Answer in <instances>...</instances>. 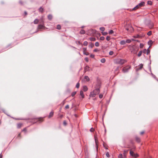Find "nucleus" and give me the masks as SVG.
I'll list each match as a JSON object with an SVG mask.
<instances>
[{"label": "nucleus", "mask_w": 158, "mask_h": 158, "mask_svg": "<svg viewBox=\"0 0 158 158\" xmlns=\"http://www.w3.org/2000/svg\"><path fill=\"white\" fill-rule=\"evenodd\" d=\"M127 62L126 60L124 59H118L116 60L115 63L120 64H123Z\"/></svg>", "instance_id": "1"}, {"label": "nucleus", "mask_w": 158, "mask_h": 158, "mask_svg": "<svg viewBox=\"0 0 158 158\" xmlns=\"http://www.w3.org/2000/svg\"><path fill=\"white\" fill-rule=\"evenodd\" d=\"M131 66L129 65H127L124 67L122 71L124 73L127 72L128 70L131 68Z\"/></svg>", "instance_id": "2"}, {"label": "nucleus", "mask_w": 158, "mask_h": 158, "mask_svg": "<svg viewBox=\"0 0 158 158\" xmlns=\"http://www.w3.org/2000/svg\"><path fill=\"white\" fill-rule=\"evenodd\" d=\"M144 2H142L140 3H139L138 5H137L133 9V10H135L139 8L140 7H141L142 6H143L144 4Z\"/></svg>", "instance_id": "3"}, {"label": "nucleus", "mask_w": 158, "mask_h": 158, "mask_svg": "<svg viewBox=\"0 0 158 158\" xmlns=\"http://www.w3.org/2000/svg\"><path fill=\"white\" fill-rule=\"evenodd\" d=\"M130 155L132 156L135 158H136L138 156V154H135L131 150H130Z\"/></svg>", "instance_id": "4"}, {"label": "nucleus", "mask_w": 158, "mask_h": 158, "mask_svg": "<svg viewBox=\"0 0 158 158\" xmlns=\"http://www.w3.org/2000/svg\"><path fill=\"white\" fill-rule=\"evenodd\" d=\"M90 70H92L89 67L88 65H86L84 68V71L85 72L86 71H89Z\"/></svg>", "instance_id": "5"}, {"label": "nucleus", "mask_w": 158, "mask_h": 158, "mask_svg": "<svg viewBox=\"0 0 158 158\" xmlns=\"http://www.w3.org/2000/svg\"><path fill=\"white\" fill-rule=\"evenodd\" d=\"M116 35V32L115 31L113 30H110L109 31V35H112L115 36Z\"/></svg>", "instance_id": "6"}, {"label": "nucleus", "mask_w": 158, "mask_h": 158, "mask_svg": "<svg viewBox=\"0 0 158 158\" xmlns=\"http://www.w3.org/2000/svg\"><path fill=\"white\" fill-rule=\"evenodd\" d=\"M93 91L96 94V95L98 94L100 92V89L98 88H96Z\"/></svg>", "instance_id": "7"}, {"label": "nucleus", "mask_w": 158, "mask_h": 158, "mask_svg": "<svg viewBox=\"0 0 158 158\" xmlns=\"http://www.w3.org/2000/svg\"><path fill=\"white\" fill-rule=\"evenodd\" d=\"M44 26L43 25L39 24L38 26V28L39 29H42L44 27Z\"/></svg>", "instance_id": "8"}, {"label": "nucleus", "mask_w": 158, "mask_h": 158, "mask_svg": "<svg viewBox=\"0 0 158 158\" xmlns=\"http://www.w3.org/2000/svg\"><path fill=\"white\" fill-rule=\"evenodd\" d=\"M96 95V94L93 92V91L91 92L90 94V96L92 97H95Z\"/></svg>", "instance_id": "9"}, {"label": "nucleus", "mask_w": 158, "mask_h": 158, "mask_svg": "<svg viewBox=\"0 0 158 158\" xmlns=\"http://www.w3.org/2000/svg\"><path fill=\"white\" fill-rule=\"evenodd\" d=\"M101 83H98L96 85L95 88H98L99 89L101 87Z\"/></svg>", "instance_id": "10"}, {"label": "nucleus", "mask_w": 158, "mask_h": 158, "mask_svg": "<svg viewBox=\"0 0 158 158\" xmlns=\"http://www.w3.org/2000/svg\"><path fill=\"white\" fill-rule=\"evenodd\" d=\"M48 18L49 20H51L52 18V16L51 14L49 15L48 16Z\"/></svg>", "instance_id": "11"}, {"label": "nucleus", "mask_w": 158, "mask_h": 158, "mask_svg": "<svg viewBox=\"0 0 158 158\" xmlns=\"http://www.w3.org/2000/svg\"><path fill=\"white\" fill-rule=\"evenodd\" d=\"M103 146L106 149H108V146L107 144H106L105 143H103Z\"/></svg>", "instance_id": "12"}, {"label": "nucleus", "mask_w": 158, "mask_h": 158, "mask_svg": "<svg viewBox=\"0 0 158 158\" xmlns=\"http://www.w3.org/2000/svg\"><path fill=\"white\" fill-rule=\"evenodd\" d=\"M126 41L124 40H121L120 43V44L122 45H124L126 44Z\"/></svg>", "instance_id": "13"}, {"label": "nucleus", "mask_w": 158, "mask_h": 158, "mask_svg": "<svg viewBox=\"0 0 158 158\" xmlns=\"http://www.w3.org/2000/svg\"><path fill=\"white\" fill-rule=\"evenodd\" d=\"M85 33V31L83 29H81L80 31V33L81 34H84Z\"/></svg>", "instance_id": "14"}, {"label": "nucleus", "mask_w": 158, "mask_h": 158, "mask_svg": "<svg viewBox=\"0 0 158 158\" xmlns=\"http://www.w3.org/2000/svg\"><path fill=\"white\" fill-rule=\"evenodd\" d=\"M80 95L81 96L82 98H84V94L82 90H81L80 92Z\"/></svg>", "instance_id": "15"}, {"label": "nucleus", "mask_w": 158, "mask_h": 158, "mask_svg": "<svg viewBox=\"0 0 158 158\" xmlns=\"http://www.w3.org/2000/svg\"><path fill=\"white\" fill-rule=\"evenodd\" d=\"M39 21V19H36L34 20L33 22H34V24H37L38 23Z\"/></svg>", "instance_id": "16"}, {"label": "nucleus", "mask_w": 158, "mask_h": 158, "mask_svg": "<svg viewBox=\"0 0 158 158\" xmlns=\"http://www.w3.org/2000/svg\"><path fill=\"white\" fill-rule=\"evenodd\" d=\"M88 90V88L86 86H84L83 87V90L84 92H85Z\"/></svg>", "instance_id": "17"}, {"label": "nucleus", "mask_w": 158, "mask_h": 158, "mask_svg": "<svg viewBox=\"0 0 158 158\" xmlns=\"http://www.w3.org/2000/svg\"><path fill=\"white\" fill-rule=\"evenodd\" d=\"M43 10L44 9L43 8H42V7H40V8L39 9V12H40L41 13H42L43 12Z\"/></svg>", "instance_id": "18"}, {"label": "nucleus", "mask_w": 158, "mask_h": 158, "mask_svg": "<svg viewBox=\"0 0 158 158\" xmlns=\"http://www.w3.org/2000/svg\"><path fill=\"white\" fill-rule=\"evenodd\" d=\"M53 112L52 111L51 112H50L48 116V118H50L52 117L53 116Z\"/></svg>", "instance_id": "19"}, {"label": "nucleus", "mask_w": 158, "mask_h": 158, "mask_svg": "<svg viewBox=\"0 0 158 158\" xmlns=\"http://www.w3.org/2000/svg\"><path fill=\"white\" fill-rule=\"evenodd\" d=\"M135 140H136V141L137 142L139 143L140 142V139L138 137H135Z\"/></svg>", "instance_id": "20"}, {"label": "nucleus", "mask_w": 158, "mask_h": 158, "mask_svg": "<svg viewBox=\"0 0 158 158\" xmlns=\"http://www.w3.org/2000/svg\"><path fill=\"white\" fill-rule=\"evenodd\" d=\"M89 39L91 41H95L96 40V38L93 37L89 38Z\"/></svg>", "instance_id": "21"}, {"label": "nucleus", "mask_w": 158, "mask_h": 158, "mask_svg": "<svg viewBox=\"0 0 158 158\" xmlns=\"http://www.w3.org/2000/svg\"><path fill=\"white\" fill-rule=\"evenodd\" d=\"M85 79H86L87 81H89V78L87 76H86L85 77Z\"/></svg>", "instance_id": "22"}, {"label": "nucleus", "mask_w": 158, "mask_h": 158, "mask_svg": "<svg viewBox=\"0 0 158 158\" xmlns=\"http://www.w3.org/2000/svg\"><path fill=\"white\" fill-rule=\"evenodd\" d=\"M22 124L21 123H19L17 124V128H20L22 126Z\"/></svg>", "instance_id": "23"}, {"label": "nucleus", "mask_w": 158, "mask_h": 158, "mask_svg": "<svg viewBox=\"0 0 158 158\" xmlns=\"http://www.w3.org/2000/svg\"><path fill=\"white\" fill-rule=\"evenodd\" d=\"M94 46V44H93L91 43H90L89 46V48H92Z\"/></svg>", "instance_id": "24"}, {"label": "nucleus", "mask_w": 158, "mask_h": 158, "mask_svg": "<svg viewBox=\"0 0 158 158\" xmlns=\"http://www.w3.org/2000/svg\"><path fill=\"white\" fill-rule=\"evenodd\" d=\"M76 93L77 92L76 91L73 92L72 93L71 95L72 97H73L76 94Z\"/></svg>", "instance_id": "25"}, {"label": "nucleus", "mask_w": 158, "mask_h": 158, "mask_svg": "<svg viewBox=\"0 0 158 158\" xmlns=\"http://www.w3.org/2000/svg\"><path fill=\"white\" fill-rule=\"evenodd\" d=\"M100 30L102 31V32H103L104 31L105 28L103 27H102L100 28Z\"/></svg>", "instance_id": "26"}, {"label": "nucleus", "mask_w": 158, "mask_h": 158, "mask_svg": "<svg viewBox=\"0 0 158 158\" xmlns=\"http://www.w3.org/2000/svg\"><path fill=\"white\" fill-rule=\"evenodd\" d=\"M61 28V26L60 25L58 24L57 25L56 29L58 30L60 29Z\"/></svg>", "instance_id": "27"}, {"label": "nucleus", "mask_w": 158, "mask_h": 158, "mask_svg": "<svg viewBox=\"0 0 158 158\" xmlns=\"http://www.w3.org/2000/svg\"><path fill=\"white\" fill-rule=\"evenodd\" d=\"M138 67H139V69H141L142 68V67H143V64H140L139 65Z\"/></svg>", "instance_id": "28"}, {"label": "nucleus", "mask_w": 158, "mask_h": 158, "mask_svg": "<svg viewBox=\"0 0 158 158\" xmlns=\"http://www.w3.org/2000/svg\"><path fill=\"white\" fill-rule=\"evenodd\" d=\"M106 61V60L105 58H102L101 60V62L102 63H104Z\"/></svg>", "instance_id": "29"}, {"label": "nucleus", "mask_w": 158, "mask_h": 158, "mask_svg": "<svg viewBox=\"0 0 158 158\" xmlns=\"http://www.w3.org/2000/svg\"><path fill=\"white\" fill-rule=\"evenodd\" d=\"M148 5H152V2L151 1H148Z\"/></svg>", "instance_id": "30"}, {"label": "nucleus", "mask_w": 158, "mask_h": 158, "mask_svg": "<svg viewBox=\"0 0 158 158\" xmlns=\"http://www.w3.org/2000/svg\"><path fill=\"white\" fill-rule=\"evenodd\" d=\"M142 53V51H140L138 54V56L139 57L141 55Z\"/></svg>", "instance_id": "31"}, {"label": "nucleus", "mask_w": 158, "mask_h": 158, "mask_svg": "<svg viewBox=\"0 0 158 158\" xmlns=\"http://www.w3.org/2000/svg\"><path fill=\"white\" fill-rule=\"evenodd\" d=\"M88 44V43L87 41H85L84 42L83 45L85 46H86Z\"/></svg>", "instance_id": "32"}, {"label": "nucleus", "mask_w": 158, "mask_h": 158, "mask_svg": "<svg viewBox=\"0 0 158 158\" xmlns=\"http://www.w3.org/2000/svg\"><path fill=\"white\" fill-rule=\"evenodd\" d=\"M134 49V48L133 47H131L130 48V50L131 51V52H134L133 50Z\"/></svg>", "instance_id": "33"}, {"label": "nucleus", "mask_w": 158, "mask_h": 158, "mask_svg": "<svg viewBox=\"0 0 158 158\" xmlns=\"http://www.w3.org/2000/svg\"><path fill=\"white\" fill-rule=\"evenodd\" d=\"M94 138H95V142L96 145L97 149V150H98V146L97 144V141L96 140L95 137H94Z\"/></svg>", "instance_id": "34"}, {"label": "nucleus", "mask_w": 158, "mask_h": 158, "mask_svg": "<svg viewBox=\"0 0 158 158\" xmlns=\"http://www.w3.org/2000/svg\"><path fill=\"white\" fill-rule=\"evenodd\" d=\"M131 42V40H129V39L127 40L126 41V43H130Z\"/></svg>", "instance_id": "35"}, {"label": "nucleus", "mask_w": 158, "mask_h": 158, "mask_svg": "<svg viewBox=\"0 0 158 158\" xmlns=\"http://www.w3.org/2000/svg\"><path fill=\"white\" fill-rule=\"evenodd\" d=\"M79 86H80V84L79 82H78L77 84L76 87L77 88H79Z\"/></svg>", "instance_id": "36"}, {"label": "nucleus", "mask_w": 158, "mask_h": 158, "mask_svg": "<svg viewBox=\"0 0 158 158\" xmlns=\"http://www.w3.org/2000/svg\"><path fill=\"white\" fill-rule=\"evenodd\" d=\"M95 46L96 47H98L99 46V43L98 42H96L95 43Z\"/></svg>", "instance_id": "37"}, {"label": "nucleus", "mask_w": 158, "mask_h": 158, "mask_svg": "<svg viewBox=\"0 0 158 158\" xmlns=\"http://www.w3.org/2000/svg\"><path fill=\"white\" fill-rule=\"evenodd\" d=\"M105 39V38L104 36H101L100 38V40H103Z\"/></svg>", "instance_id": "38"}, {"label": "nucleus", "mask_w": 158, "mask_h": 158, "mask_svg": "<svg viewBox=\"0 0 158 158\" xmlns=\"http://www.w3.org/2000/svg\"><path fill=\"white\" fill-rule=\"evenodd\" d=\"M152 32L151 31H149L147 35H150L152 34Z\"/></svg>", "instance_id": "39"}, {"label": "nucleus", "mask_w": 158, "mask_h": 158, "mask_svg": "<svg viewBox=\"0 0 158 158\" xmlns=\"http://www.w3.org/2000/svg\"><path fill=\"white\" fill-rule=\"evenodd\" d=\"M102 35H106L107 34V32H102Z\"/></svg>", "instance_id": "40"}, {"label": "nucleus", "mask_w": 158, "mask_h": 158, "mask_svg": "<svg viewBox=\"0 0 158 158\" xmlns=\"http://www.w3.org/2000/svg\"><path fill=\"white\" fill-rule=\"evenodd\" d=\"M118 158H123L122 154H120L118 156Z\"/></svg>", "instance_id": "41"}, {"label": "nucleus", "mask_w": 158, "mask_h": 158, "mask_svg": "<svg viewBox=\"0 0 158 158\" xmlns=\"http://www.w3.org/2000/svg\"><path fill=\"white\" fill-rule=\"evenodd\" d=\"M94 129L92 127L91 128V129H90L89 131L91 132H93L94 131Z\"/></svg>", "instance_id": "42"}, {"label": "nucleus", "mask_w": 158, "mask_h": 158, "mask_svg": "<svg viewBox=\"0 0 158 158\" xmlns=\"http://www.w3.org/2000/svg\"><path fill=\"white\" fill-rule=\"evenodd\" d=\"M63 124L64 125V126L66 125L67 124V122H66V121L65 120H64L63 121Z\"/></svg>", "instance_id": "43"}, {"label": "nucleus", "mask_w": 158, "mask_h": 158, "mask_svg": "<svg viewBox=\"0 0 158 158\" xmlns=\"http://www.w3.org/2000/svg\"><path fill=\"white\" fill-rule=\"evenodd\" d=\"M84 54L85 55H88L89 54V53L88 52H84Z\"/></svg>", "instance_id": "44"}, {"label": "nucleus", "mask_w": 158, "mask_h": 158, "mask_svg": "<svg viewBox=\"0 0 158 158\" xmlns=\"http://www.w3.org/2000/svg\"><path fill=\"white\" fill-rule=\"evenodd\" d=\"M85 60L86 62H88L89 61V59L88 57L85 58Z\"/></svg>", "instance_id": "45"}, {"label": "nucleus", "mask_w": 158, "mask_h": 158, "mask_svg": "<svg viewBox=\"0 0 158 158\" xmlns=\"http://www.w3.org/2000/svg\"><path fill=\"white\" fill-rule=\"evenodd\" d=\"M128 150H125L124 152V155L125 156L126 154L128 152Z\"/></svg>", "instance_id": "46"}, {"label": "nucleus", "mask_w": 158, "mask_h": 158, "mask_svg": "<svg viewBox=\"0 0 158 158\" xmlns=\"http://www.w3.org/2000/svg\"><path fill=\"white\" fill-rule=\"evenodd\" d=\"M114 53V52L113 51H110L109 52V55H112Z\"/></svg>", "instance_id": "47"}, {"label": "nucleus", "mask_w": 158, "mask_h": 158, "mask_svg": "<svg viewBox=\"0 0 158 158\" xmlns=\"http://www.w3.org/2000/svg\"><path fill=\"white\" fill-rule=\"evenodd\" d=\"M90 57L92 58H94V55L93 54H91L90 55Z\"/></svg>", "instance_id": "48"}, {"label": "nucleus", "mask_w": 158, "mask_h": 158, "mask_svg": "<svg viewBox=\"0 0 158 158\" xmlns=\"http://www.w3.org/2000/svg\"><path fill=\"white\" fill-rule=\"evenodd\" d=\"M99 98H102L103 97V95L102 94H100L99 95Z\"/></svg>", "instance_id": "49"}, {"label": "nucleus", "mask_w": 158, "mask_h": 158, "mask_svg": "<svg viewBox=\"0 0 158 158\" xmlns=\"http://www.w3.org/2000/svg\"><path fill=\"white\" fill-rule=\"evenodd\" d=\"M65 108L66 109H68L69 108V105H67L65 107Z\"/></svg>", "instance_id": "50"}, {"label": "nucleus", "mask_w": 158, "mask_h": 158, "mask_svg": "<svg viewBox=\"0 0 158 158\" xmlns=\"http://www.w3.org/2000/svg\"><path fill=\"white\" fill-rule=\"evenodd\" d=\"M98 49L97 48L95 49L94 50V51H94V52H98Z\"/></svg>", "instance_id": "51"}, {"label": "nucleus", "mask_w": 158, "mask_h": 158, "mask_svg": "<svg viewBox=\"0 0 158 158\" xmlns=\"http://www.w3.org/2000/svg\"><path fill=\"white\" fill-rule=\"evenodd\" d=\"M143 45L142 44H140V48H142L143 47Z\"/></svg>", "instance_id": "52"}, {"label": "nucleus", "mask_w": 158, "mask_h": 158, "mask_svg": "<svg viewBox=\"0 0 158 158\" xmlns=\"http://www.w3.org/2000/svg\"><path fill=\"white\" fill-rule=\"evenodd\" d=\"M106 156L107 158L109 157V152H106Z\"/></svg>", "instance_id": "53"}, {"label": "nucleus", "mask_w": 158, "mask_h": 158, "mask_svg": "<svg viewBox=\"0 0 158 158\" xmlns=\"http://www.w3.org/2000/svg\"><path fill=\"white\" fill-rule=\"evenodd\" d=\"M83 52H85V51L86 50V48H84L83 49Z\"/></svg>", "instance_id": "54"}, {"label": "nucleus", "mask_w": 158, "mask_h": 158, "mask_svg": "<svg viewBox=\"0 0 158 158\" xmlns=\"http://www.w3.org/2000/svg\"><path fill=\"white\" fill-rule=\"evenodd\" d=\"M144 133V131H142V132H140V135H143Z\"/></svg>", "instance_id": "55"}, {"label": "nucleus", "mask_w": 158, "mask_h": 158, "mask_svg": "<svg viewBox=\"0 0 158 158\" xmlns=\"http://www.w3.org/2000/svg\"><path fill=\"white\" fill-rule=\"evenodd\" d=\"M146 51H147V50H146V49H144L143 51V52L144 53H145Z\"/></svg>", "instance_id": "56"}, {"label": "nucleus", "mask_w": 158, "mask_h": 158, "mask_svg": "<svg viewBox=\"0 0 158 158\" xmlns=\"http://www.w3.org/2000/svg\"><path fill=\"white\" fill-rule=\"evenodd\" d=\"M19 3L21 5H23V3L21 1H19Z\"/></svg>", "instance_id": "57"}, {"label": "nucleus", "mask_w": 158, "mask_h": 158, "mask_svg": "<svg viewBox=\"0 0 158 158\" xmlns=\"http://www.w3.org/2000/svg\"><path fill=\"white\" fill-rule=\"evenodd\" d=\"M78 44H80V45L82 44L80 42V41H78Z\"/></svg>", "instance_id": "58"}, {"label": "nucleus", "mask_w": 158, "mask_h": 158, "mask_svg": "<svg viewBox=\"0 0 158 158\" xmlns=\"http://www.w3.org/2000/svg\"><path fill=\"white\" fill-rule=\"evenodd\" d=\"M106 40H107V41H109V36H107L106 37Z\"/></svg>", "instance_id": "59"}, {"label": "nucleus", "mask_w": 158, "mask_h": 158, "mask_svg": "<svg viewBox=\"0 0 158 158\" xmlns=\"http://www.w3.org/2000/svg\"><path fill=\"white\" fill-rule=\"evenodd\" d=\"M24 14L25 15H27V12L26 11H25L24 12Z\"/></svg>", "instance_id": "60"}, {"label": "nucleus", "mask_w": 158, "mask_h": 158, "mask_svg": "<svg viewBox=\"0 0 158 158\" xmlns=\"http://www.w3.org/2000/svg\"><path fill=\"white\" fill-rule=\"evenodd\" d=\"M26 131V128H24L23 130V131Z\"/></svg>", "instance_id": "61"}, {"label": "nucleus", "mask_w": 158, "mask_h": 158, "mask_svg": "<svg viewBox=\"0 0 158 158\" xmlns=\"http://www.w3.org/2000/svg\"><path fill=\"white\" fill-rule=\"evenodd\" d=\"M60 118H62L63 117V115H60Z\"/></svg>", "instance_id": "62"}, {"label": "nucleus", "mask_w": 158, "mask_h": 158, "mask_svg": "<svg viewBox=\"0 0 158 158\" xmlns=\"http://www.w3.org/2000/svg\"><path fill=\"white\" fill-rule=\"evenodd\" d=\"M152 43V41L151 40H150L149 42H148V44H151Z\"/></svg>", "instance_id": "63"}, {"label": "nucleus", "mask_w": 158, "mask_h": 158, "mask_svg": "<svg viewBox=\"0 0 158 158\" xmlns=\"http://www.w3.org/2000/svg\"><path fill=\"white\" fill-rule=\"evenodd\" d=\"M20 135H21V133H19L18 135V136H17V137H20Z\"/></svg>", "instance_id": "64"}]
</instances>
